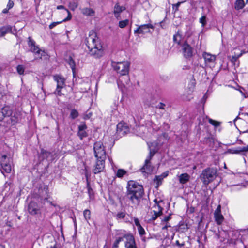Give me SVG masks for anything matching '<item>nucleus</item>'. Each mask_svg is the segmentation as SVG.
I'll return each instance as SVG.
<instances>
[{"instance_id": "obj_1", "label": "nucleus", "mask_w": 248, "mask_h": 248, "mask_svg": "<svg viewBox=\"0 0 248 248\" xmlns=\"http://www.w3.org/2000/svg\"><path fill=\"white\" fill-rule=\"evenodd\" d=\"M86 44L91 55L95 58H100L103 55L102 46L94 31H91L89 32V35L86 39Z\"/></svg>"}, {"instance_id": "obj_2", "label": "nucleus", "mask_w": 248, "mask_h": 248, "mask_svg": "<svg viewBox=\"0 0 248 248\" xmlns=\"http://www.w3.org/2000/svg\"><path fill=\"white\" fill-rule=\"evenodd\" d=\"M143 194V189L141 185L133 181L128 182L126 198L131 202L133 206L138 205Z\"/></svg>"}, {"instance_id": "obj_3", "label": "nucleus", "mask_w": 248, "mask_h": 248, "mask_svg": "<svg viewBox=\"0 0 248 248\" xmlns=\"http://www.w3.org/2000/svg\"><path fill=\"white\" fill-rule=\"evenodd\" d=\"M217 171L214 168H208L202 170L201 175V179L205 185L209 184L217 176Z\"/></svg>"}, {"instance_id": "obj_4", "label": "nucleus", "mask_w": 248, "mask_h": 248, "mask_svg": "<svg viewBox=\"0 0 248 248\" xmlns=\"http://www.w3.org/2000/svg\"><path fill=\"white\" fill-rule=\"evenodd\" d=\"M111 65L114 69L121 75L128 74L130 63L127 61L116 62L112 61Z\"/></svg>"}, {"instance_id": "obj_5", "label": "nucleus", "mask_w": 248, "mask_h": 248, "mask_svg": "<svg viewBox=\"0 0 248 248\" xmlns=\"http://www.w3.org/2000/svg\"><path fill=\"white\" fill-rule=\"evenodd\" d=\"M94 155L96 159H106V152L102 142H96L93 146Z\"/></svg>"}, {"instance_id": "obj_6", "label": "nucleus", "mask_w": 248, "mask_h": 248, "mask_svg": "<svg viewBox=\"0 0 248 248\" xmlns=\"http://www.w3.org/2000/svg\"><path fill=\"white\" fill-rule=\"evenodd\" d=\"M155 202V205L152 207V208L148 214V216L150 217L149 219V221H153L155 220L158 217L160 216L162 214V208L159 205L158 203L156 202L157 200H154Z\"/></svg>"}, {"instance_id": "obj_7", "label": "nucleus", "mask_w": 248, "mask_h": 248, "mask_svg": "<svg viewBox=\"0 0 248 248\" xmlns=\"http://www.w3.org/2000/svg\"><path fill=\"white\" fill-rule=\"evenodd\" d=\"M28 46L30 50L34 53L35 55V59H41L44 51L40 49L36 43L30 37L28 38Z\"/></svg>"}, {"instance_id": "obj_8", "label": "nucleus", "mask_w": 248, "mask_h": 248, "mask_svg": "<svg viewBox=\"0 0 248 248\" xmlns=\"http://www.w3.org/2000/svg\"><path fill=\"white\" fill-rule=\"evenodd\" d=\"M155 151H151L150 155H149L145 160V163L143 166L141 168V171L146 174L150 173L152 170L153 167L151 165V160L155 155Z\"/></svg>"}, {"instance_id": "obj_9", "label": "nucleus", "mask_w": 248, "mask_h": 248, "mask_svg": "<svg viewBox=\"0 0 248 248\" xmlns=\"http://www.w3.org/2000/svg\"><path fill=\"white\" fill-rule=\"evenodd\" d=\"M53 78L57 82V88L55 91V93L61 95V90L64 86L65 79L60 75H55L53 76Z\"/></svg>"}, {"instance_id": "obj_10", "label": "nucleus", "mask_w": 248, "mask_h": 248, "mask_svg": "<svg viewBox=\"0 0 248 248\" xmlns=\"http://www.w3.org/2000/svg\"><path fill=\"white\" fill-rule=\"evenodd\" d=\"M153 29L154 26L150 23L143 24L139 26L136 30H135L134 33L138 34H145L150 32L151 30Z\"/></svg>"}, {"instance_id": "obj_11", "label": "nucleus", "mask_w": 248, "mask_h": 248, "mask_svg": "<svg viewBox=\"0 0 248 248\" xmlns=\"http://www.w3.org/2000/svg\"><path fill=\"white\" fill-rule=\"evenodd\" d=\"M105 159H96L95 164L93 169V171L94 174H97L103 171L105 169Z\"/></svg>"}, {"instance_id": "obj_12", "label": "nucleus", "mask_w": 248, "mask_h": 248, "mask_svg": "<svg viewBox=\"0 0 248 248\" xmlns=\"http://www.w3.org/2000/svg\"><path fill=\"white\" fill-rule=\"evenodd\" d=\"M202 57L206 66L211 67L214 65L216 57L209 53L204 52L202 54Z\"/></svg>"}, {"instance_id": "obj_13", "label": "nucleus", "mask_w": 248, "mask_h": 248, "mask_svg": "<svg viewBox=\"0 0 248 248\" xmlns=\"http://www.w3.org/2000/svg\"><path fill=\"white\" fill-rule=\"evenodd\" d=\"M129 131V129L127 124L124 122H120L117 125L116 133L120 137L124 136Z\"/></svg>"}, {"instance_id": "obj_14", "label": "nucleus", "mask_w": 248, "mask_h": 248, "mask_svg": "<svg viewBox=\"0 0 248 248\" xmlns=\"http://www.w3.org/2000/svg\"><path fill=\"white\" fill-rule=\"evenodd\" d=\"M125 248H137L135 239L132 235H126L124 236Z\"/></svg>"}, {"instance_id": "obj_15", "label": "nucleus", "mask_w": 248, "mask_h": 248, "mask_svg": "<svg viewBox=\"0 0 248 248\" xmlns=\"http://www.w3.org/2000/svg\"><path fill=\"white\" fill-rule=\"evenodd\" d=\"M7 158V156L3 155L2 156L0 162L2 170H1V172L4 174V172L9 173L11 171L12 167L11 165L9 163H7L5 161V159Z\"/></svg>"}, {"instance_id": "obj_16", "label": "nucleus", "mask_w": 248, "mask_h": 248, "mask_svg": "<svg viewBox=\"0 0 248 248\" xmlns=\"http://www.w3.org/2000/svg\"><path fill=\"white\" fill-rule=\"evenodd\" d=\"M182 50L183 56L186 58H189L193 55V49L186 42H185L182 46Z\"/></svg>"}, {"instance_id": "obj_17", "label": "nucleus", "mask_w": 248, "mask_h": 248, "mask_svg": "<svg viewBox=\"0 0 248 248\" xmlns=\"http://www.w3.org/2000/svg\"><path fill=\"white\" fill-rule=\"evenodd\" d=\"M116 218L117 220L123 219L124 222H131L132 220V217L129 214H127L125 211H120L117 213Z\"/></svg>"}, {"instance_id": "obj_18", "label": "nucleus", "mask_w": 248, "mask_h": 248, "mask_svg": "<svg viewBox=\"0 0 248 248\" xmlns=\"http://www.w3.org/2000/svg\"><path fill=\"white\" fill-rule=\"evenodd\" d=\"M12 114V110L10 107H4L0 112V121H2L4 118H9Z\"/></svg>"}, {"instance_id": "obj_19", "label": "nucleus", "mask_w": 248, "mask_h": 248, "mask_svg": "<svg viewBox=\"0 0 248 248\" xmlns=\"http://www.w3.org/2000/svg\"><path fill=\"white\" fill-rule=\"evenodd\" d=\"M10 117L6 120V122L9 124L15 125L21 120V115L20 112H14L13 114H12Z\"/></svg>"}, {"instance_id": "obj_20", "label": "nucleus", "mask_w": 248, "mask_h": 248, "mask_svg": "<svg viewBox=\"0 0 248 248\" xmlns=\"http://www.w3.org/2000/svg\"><path fill=\"white\" fill-rule=\"evenodd\" d=\"M29 213L32 215H35L40 213V208L37 203L31 202L28 205Z\"/></svg>"}, {"instance_id": "obj_21", "label": "nucleus", "mask_w": 248, "mask_h": 248, "mask_svg": "<svg viewBox=\"0 0 248 248\" xmlns=\"http://www.w3.org/2000/svg\"><path fill=\"white\" fill-rule=\"evenodd\" d=\"M214 217L217 224H221L224 220V217L221 214V206L219 205L214 212Z\"/></svg>"}, {"instance_id": "obj_22", "label": "nucleus", "mask_w": 248, "mask_h": 248, "mask_svg": "<svg viewBox=\"0 0 248 248\" xmlns=\"http://www.w3.org/2000/svg\"><path fill=\"white\" fill-rule=\"evenodd\" d=\"M126 9V7L124 6H121L119 3H117L113 9V14L115 17L117 19L120 18L121 13Z\"/></svg>"}, {"instance_id": "obj_23", "label": "nucleus", "mask_w": 248, "mask_h": 248, "mask_svg": "<svg viewBox=\"0 0 248 248\" xmlns=\"http://www.w3.org/2000/svg\"><path fill=\"white\" fill-rule=\"evenodd\" d=\"M15 186L11 181L6 182L3 187V191L5 192V194H12L14 191Z\"/></svg>"}, {"instance_id": "obj_24", "label": "nucleus", "mask_w": 248, "mask_h": 248, "mask_svg": "<svg viewBox=\"0 0 248 248\" xmlns=\"http://www.w3.org/2000/svg\"><path fill=\"white\" fill-rule=\"evenodd\" d=\"M39 157L44 159H46L50 161L54 160L53 153L50 152H47L44 149H41Z\"/></svg>"}, {"instance_id": "obj_25", "label": "nucleus", "mask_w": 248, "mask_h": 248, "mask_svg": "<svg viewBox=\"0 0 248 248\" xmlns=\"http://www.w3.org/2000/svg\"><path fill=\"white\" fill-rule=\"evenodd\" d=\"M129 82L130 78L128 74L125 75H121L117 81L118 85H119L120 84H121L124 86L128 84Z\"/></svg>"}, {"instance_id": "obj_26", "label": "nucleus", "mask_w": 248, "mask_h": 248, "mask_svg": "<svg viewBox=\"0 0 248 248\" xmlns=\"http://www.w3.org/2000/svg\"><path fill=\"white\" fill-rule=\"evenodd\" d=\"M190 176L186 173L181 174L179 176V181L180 183L184 184L189 181Z\"/></svg>"}, {"instance_id": "obj_27", "label": "nucleus", "mask_w": 248, "mask_h": 248, "mask_svg": "<svg viewBox=\"0 0 248 248\" xmlns=\"http://www.w3.org/2000/svg\"><path fill=\"white\" fill-rule=\"evenodd\" d=\"M82 13L88 16H93L95 15V11L91 8H84L82 9Z\"/></svg>"}, {"instance_id": "obj_28", "label": "nucleus", "mask_w": 248, "mask_h": 248, "mask_svg": "<svg viewBox=\"0 0 248 248\" xmlns=\"http://www.w3.org/2000/svg\"><path fill=\"white\" fill-rule=\"evenodd\" d=\"M245 6L244 0H236L234 3V8L236 10L242 9Z\"/></svg>"}, {"instance_id": "obj_29", "label": "nucleus", "mask_w": 248, "mask_h": 248, "mask_svg": "<svg viewBox=\"0 0 248 248\" xmlns=\"http://www.w3.org/2000/svg\"><path fill=\"white\" fill-rule=\"evenodd\" d=\"M149 155H150V153L151 152V151H155V153H156L159 148L158 147V143L156 142H152L151 143V144H149Z\"/></svg>"}, {"instance_id": "obj_30", "label": "nucleus", "mask_w": 248, "mask_h": 248, "mask_svg": "<svg viewBox=\"0 0 248 248\" xmlns=\"http://www.w3.org/2000/svg\"><path fill=\"white\" fill-rule=\"evenodd\" d=\"M12 28L10 26H5L0 28V36H3L8 32L11 31Z\"/></svg>"}, {"instance_id": "obj_31", "label": "nucleus", "mask_w": 248, "mask_h": 248, "mask_svg": "<svg viewBox=\"0 0 248 248\" xmlns=\"http://www.w3.org/2000/svg\"><path fill=\"white\" fill-rule=\"evenodd\" d=\"M57 9H59V10H60V9H64L65 12L67 13L68 14V16L66 18H65V19H64L62 21H68L69 20H70L71 19V17H72V16L71 15V13L70 12H69V11L68 10H67V9L65 8V7L62 6V5H59L57 7Z\"/></svg>"}, {"instance_id": "obj_32", "label": "nucleus", "mask_w": 248, "mask_h": 248, "mask_svg": "<svg viewBox=\"0 0 248 248\" xmlns=\"http://www.w3.org/2000/svg\"><path fill=\"white\" fill-rule=\"evenodd\" d=\"M127 173V171L122 169H118L116 172V175L118 178H122L124 175H125Z\"/></svg>"}, {"instance_id": "obj_33", "label": "nucleus", "mask_w": 248, "mask_h": 248, "mask_svg": "<svg viewBox=\"0 0 248 248\" xmlns=\"http://www.w3.org/2000/svg\"><path fill=\"white\" fill-rule=\"evenodd\" d=\"M239 154L246 155L248 152V145L244 147H238Z\"/></svg>"}, {"instance_id": "obj_34", "label": "nucleus", "mask_w": 248, "mask_h": 248, "mask_svg": "<svg viewBox=\"0 0 248 248\" xmlns=\"http://www.w3.org/2000/svg\"><path fill=\"white\" fill-rule=\"evenodd\" d=\"M122 241H124V237L123 238L121 237H119L117 238L116 240L114 241V242L113 244L112 248H118L119 247V243Z\"/></svg>"}, {"instance_id": "obj_35", "label": "nucleus", "mask_w": 248, "mask_h": 248, "mask_svg": "<svg viewBox=\"0 0 248 248\" xmlns=\"http://www.w3.org/2000/svg\"><path fill=\"white\" fill-rule=\"evenodd\" d=\"M79 115L78 111L75 109H72L71 110L70 117L72 119H74L77 118Z\"/></svg>"}, {"instance_id": "obj_36", "label": "nucleus", "mask_w": 248, "mask_h": 248, "mask_svg": "<svg viewBox=\"0 0 248 248\" xmlns=\"http://www.w3.org/2000/svg\"><path fill=\"white\" fill-rule=\"evenodd\" d=\"M129 22V20L128 19L120 21L119 22V27L121 28H124L128 25Z\"/></svg>"}, {"instance_id": "obj_37", "label": "nucleus", "mask_w": 248, "mask_h": 248, "mask_svg": "<svg viewBox=\"0 0 248 248\" xmlns=\"http://www.w3.org/2000/svg\"><path fill=\"white\" fill-rule=\"evenodd\" d=\"M68 62L72 70L74 71L75 68V61L71 57H69L68 60Z\"/></svg>"}, {"instance_id": "obj_38", "label": "nucleus", "mask_w": 248, "mask_h": 248, "mask_svg": "<svg viewBox=\"0 0 248 248\" xmlns=\"http://www.w3.org/2000/svg\"><path fill=\"white\" fill-rule=\"evenodd\" d=\"M83 215L85 219L86 220H88L91 218V212L89 210H85L83 212Z\"/></svg>"}, {"instance_id": "obj_39", "label": "nucleus", "mask_w": 248, "mask_h": 248, "mask_svg": "<svg viewBox=\"0 0 248 248\" xmlns=\"http://www.w3.org/2000/svg\"><path fill=\"white\" fill-rule=\"evenodd\" d=\"M208 121L210 124L214 125L215 127H218L220 125V123L219 122L214 120L211 118H208Z\"/></svg>"}, {"instance_id": "obj_40", "label": "nucleus", "mask_w": 248, "mask_h": 248, "mask_svg": "<svg viewBox=\"0 0 248 248\" xmlns=\"http://www.w3.org/2000/svg\"><path fill=\"white\" fill-rule=\"evenodd\" d=\"M16 70L19 74L22 75L24 74L25 68L23 65H19L17 66Z\"/></svg>"}, {"instance_id": "obj_41", "label": "nucleus", "mask_w": 248, "mask_h": 248, "mask_svg": "<svg viewBox=\"0 0 248 248\" xmlns=\"http://www.w3.org/2000/svg\"><path fill=\"white\" fill-rule=\"evenodd\" d=\"M163 179V177L162 175L155 176V178L154 179V180L156 181L157 186H158L161 184V182Z\"/></svg>"}, {"instance_id": "obj_42", "label": "nucleus", "mask_w": 248, "mask_h": 248, "mask_svg": "<svg viewBox=\"0 0 248 248\" xmlns=\"http://www.w3.org/2000/svg\"><path fill=\"white\" fill-rule=\"evenodd\" d=\"M181 38L182 37H181V35L180 34H179L178 33L175 34L173 36V41L174 42H175L177 44H179L180 40L181 39Z\"/></svg>"}, {"instance_id": "obj_43", "label": "nucleus", "mask_w": 248, "mask_h": 248, "mask_svg": "<svg viewBox=\"0 0 248 248\" xmlns=\"http://www.w3.org/2000/svg\"><path fill=\"white\" fill-rule=\"evenodd\" d=\"M78 6L77 2L73 1L69 3V7L72 10H74Z\"/></svg>"}, {"instance_id": "obj_44", "label": "nucleus", "mask_w": 248, "mask_h": 248, "mask_svg": "<svg viewBox=\"0 0 248 248\" xmlns=\"http://www.w3.org/2000/svg\"><path fill=\"white\" fill-rule=\"evenodd\" d=\"M200 22L202 24V26L204 27L206 23V16L205 15L202 16L200 18Z\"/></svg>"}, {"instance_id": "obj_45", "label": "nucleus", "mask_w": 248, "mask_h": 248, "mask_svg": "<svg viewBox=\"0 0 248 248\" xmlns=\"http://www.w3.org/2000/svg\"><path fill=\"white\" fill-rule=\"evenodd\" d=\"M171 219V214L164 217L161 220L162 222H167Z\"/></svg>"}, {"instance_id": "obj_46", "label": "nucleus", "mask_w": 248, "mask_h": 248, "mask_svg": "<svg viewBox=\"0 0 248 248\" xmlns=\"http://www.w3.org/2000/svg\"><path fill=\"white\" fill-rule=\"evenodd\" d=\"M138 230L140 235H143L145 234L144 229L141 226H139V227H138Z\"/></svg>"}, {"instance_id": "obj_47", "label": "nucleus", "mask_w": 248, "mask_h": 248, "mask_svg": "<svg viewBox=\"0 0 248 248\" xmlns=\"http://www.w3.org/2000/svg\"><path fill=\"white\" fill-rule=\"evenodd\" d=\"M245 52L244 51H242L238 55L235 54L234 56H232V59L234 61H236L239 57H240Z\"/></svg>"}, {"instance_id": "obj_48", "label": "nucleus", "mask_w": 248, "mask_h": 248, "mask_svg": "<svg viewBox=\"0 0 248 248\" xmlns=\"http://www.w3.org/2000/svg\"><path fill=\"white\" fill-rule=\"evenodd\" d=\"M78 133L81 139H82L83 137H85L87 136L85 131H78Z\"/></svg>"}, {"instance_id": "obj_49", "label": "nucleus", "mask_w": 248, "mask_h": 248, "mask_svg": "<svg viewBox=\"0 0 248 248\" xmlns=\"http://www.w3.org/2000/svg\"><path fill=\"white\" fill-rule=\"evenodd\" d=\"M62 22H63L62 21H61L60 22H54L49 25V27L50 29H51L53 28L54 27H55L56 25H58L60 23H62Z\"/></svg>"}, {"instance_id": "obj_50", "label": "nucleus", "mask_w": 248, "mask_h": 248, "mask_svg": "<svg viewBox=\"0 0 248 248\" xmlns=\"http://www.w3.org/2000/svg\"><path fill=\"white\" fill-rule=\"evenodd\" d=\"M230 153L234 154H239L238 147L230 150Z\"/></svg>"}, {"instance_id": "obj_51", "label": "nucleus", "mask_w": 248, "mask_h": 248, "mask_svg": "<svg viewBox=\"0 0 248 248\" xmlns=\"http://www.w3.org/2000/svg\"><path fill=\"white\" fill-rule=\"evenodd\" d=\"M14 6V2L13 1H12L11 0H9L8 2V4H7V7L8 8V9H10L11 8H12Z\"/></svg>"}, {"instance_id": "obj_52", "label": "nucleus", "mask_w": 248, "mask_h": 248, "mask_svg": "<svg viewBox=\"0 0 248 248\" xmlns=\"http://www.w3.org/2000/svg\"><path fill=\"white\" fill-rule=\"evenodd\" d=\"M86 125L85 124H82L78 126V131H85L86 129Z\"/></svg>"}, {"instance_id": "obj_53", "label": "nucleus", "mask_w": 248, "mask_h": 248, "mask_svg": "<svg viewBox=\"0 0 248 248\" xmlns=\"http://www.w3.org/2000/svg\"><path fill=\"white\" fill-rule=\"evenodd\" d=\"M134 220L135 224L137 227V228L139 227V226H141V225L140 223V221L137 218H134Z\"/></svg>"}, {"instance_id": "obj_54", "label": "nucleus", "mask_w": 248, "mask_h": 248, "mask_svg": "<svg viewBox=\"0 0 248 248\" xmlns=\"http://www.w3.org/2000/svg\"><path fill=\"white\" fill-rule=\"evenodd\" d=\"M165 107V104H164L162 103H160L157 106V108H158L159 109H164Z\"/></svg>"}, {"instance_id": "obj_55", "label": "nucleus", "mask_w": 248, "mask_h": 248, "mask_svg": "<svg viewBox=\"0 0 248 248\" xmlns=\"http://www.w3.org/2000/svg\"><path fill=\"white\" fill-rule=\"evenodd\" d=\"M180 3H181L178 2L175 4L173 5V9H175V10H177L180 5Z\"/></svg>"}, {"instance_id": "obj_56", "label": "nucleus", "mask_w": 248, "mask_h": 248, "mask_svg": "<svg viewBox=\"0 0 248 248\" xmlns=\"http://www.w3.org/2000/svg\"><path fill=\"white\" fill-rule=\"evenodd\" d=\"M91 116H92V113H89L88 114H86L84 116V118L85 119H89L91 117Z\"/></svg>"}, {"instance_id": "obj_57", "label": "nucleus", "mask_w": 248, "mask_h": 248, "mask_svg": "<svg viewBox=\"0 0 248 248\" xmlns=\"http://www.w3.org/2000/svg\"><path fill=\"white\" fill-rule=\"evenodd\" d=\"M170 225L168 223H167L163 227L162 229H167L168 227H170Z\"/></svg>"}, {"instance_id": "obj_58", "label": "nucleus", "mask_w": 248, "mask_h": 248, "mask_svg": "<svg viewBox=\"0 0 248 248\" xmlns=\"http://www.w3.org/2000/svg\"><path fill=\"white\" fill-rule=\"evenodd\" d=\"M149 0H138L140 4H143L144 2H148Z\"/></svg>"}, {"instance_id": "obj_59", "label": "nucleus", "mask_w": 248, "mask_h": 248, "mask_svg": "<svg viewBox=\"0 0 248 248\" xmlns=\"http://www.w3.org/2000/svg\"><path fill=\"white\" fill-rule=\"evenodd\" d=\"M9 9H8V8H5V9H4L2 11V12L3 13H7L8 12V10Z\"/></svg>"}, {"instance_id": "obj_60", "label": "nucleus", "mask_w": 248, "mask_h": 248, "mask_svg": "<svg viewBox=\"0 0 248 248\" xmlns=\"http://www.w3.org/2000/svg\"><path fill=\"white\" fill-rule=\"evenodd\" d=\"M92 190V189L88 186V192H89V195L91 194V192Z\"/></svg>"}, {"instance_id": "obj_61", "label": "nucleus", "mask_w": 248, "mask_h": 248, "mask_svg": "<svg viewBox=\"0 0 248 248\" xmlns=\"http://www.w3.org/2000/svg\"><path fill=\"white\" fill-rule=\"evenodd\" d=\"M108 159H109V160L110 162L111 163V164H113V162H112V158H110L109 157H108Z\"/></svg>"}, {"instance_id": "obj_62", "label": "nucleus", "mask_w": 248, "mask_h": 248, "mask_svg": "<svg viewBox=\"0 0 248 248\" xmlns=\"http://www.w3.org/2000/svg\"><path fill=\"white\" fill-rule=\"evenodd\" d=\"M0 248H4V247L3 245H0Z\"/></svg>"}, {"instance_id": "obj_63", "label": "nucleus", "mask_w": 248, "mask_h": 248, "mask_svg": "<svg viewBox=\"0 0 248 248\" xmlns=\"http://www.w3.org/2000/svg\"><path fill=\"white\" fill-rule=\"evenodd\" d=\"M176 243L177 245H180L178 241H177Z\"/></svg>"}, {"instance_id": "obj_64", "label": "nucleus", "mask_w": 248, "mask_h": 248, "mask_svg": "<svg viewBox=\"0 0 248 248\" xmlns=\"http://www.w3.org/2000/svg\"><path fill=\"white\" fill-rule=\"evenodd\" d=\"M50 248H56L55 247H51Z\"/></svg>"}]
</instances>
